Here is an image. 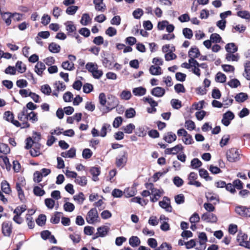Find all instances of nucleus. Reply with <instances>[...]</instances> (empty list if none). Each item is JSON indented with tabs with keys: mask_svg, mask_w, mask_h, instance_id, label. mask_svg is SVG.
I'll return each instance as SVG.
<instances>
[{
	"mask_svg": "<svg viewBox=\"0 0 250 250\" xmlns=\"http://www.w3.org/2000/svg\"><path fill=\"white\" fill-rule=\"evenodd\" d=\"M85 68L91 73L95 79H99L103 75V71L98 69V66L95 62H87L85 65Z\"/></svg>",
	"mask_w": 250,
	"mask_h": 250,
	"instance_id": "obj_1",
	"label": "nucleus"
},
{
	"mask_svg": "<svg viewBox=\"0 0 250 250\" xmlns=\"http://www.w3.org/2000/svg\"><path fill=\"white\" fill-rule=\"evenodd\" d=\"M146 187L151 189V194L152 196L150 197V201L152 202H157L164 193L163 189L153 188V185L152 183L146 184Z\"/></svg>",
	"mask_w": 250,
	"mask_h": 250,
	"instance_id": "obj_2",
	"label": "nucleus"
},
{
	"mask_svg": "<svg viewBox=\"0 0 250 250\" xmlns=\"http://www.w3.org/2000/svg\"><path fill=\"white\" fill-rule=\"evenodd\" d=\"M18 119L22 122L21 128H26L30 127V124L28 122V110L24 107L18 114Z\"/></svg>",
	"mask_w": 250,
	"mask_h": 250,
	"instance_id": "obj_3",
	"label": "nucleus"
},
{
	"mask_svg": "<svg viewBox=\"0 0 250 250\" xmlns=\"http://www.w3.org/2000/svg\"><path fill=\"white\" fill-rule=\"evenodd\" d=\"M119 104V101L115 96L110 95L108 96L107 105L106 106L105 113L109 112L113 109L117 107Z\"/></svg>",
	"mask_w": 250,
	"mask_h": 250,
	"instance_id": "obj_4",
	"label": "nucleus"
},
{
	"mask_svg": "<svg viewBox=\"0 0 250 250\" xmlns=\"http://www.w3.org/2000/svg\"><path fill=\"white\" fill-rule=\"evenodd\" d=\"M226 156L227 160L230 162H235L240 160V154L238 150L234 148L227 150Z\"/></svg>",
	"mask_w": 250,
	"mask_h": 250,
	"instance_id": "obj_5",
	"label": "nucleus"
},
{
	"mask_svg": "<svg viewBox=\"0 0 250 250\" xmlns=\"http://www.w3.org/2000/svg\"><path fill=\"white\" fill-rule=\"evenodd\" d=\"M99 218L97 210L96 208H91L87 213L86 220L90 224H94L99 221Z\"/></svg>",
	"mask_w": 250,
	"mask_h": 250,
	"instance_id": "obj_6",
	"label": "nucleus"
},
{
	"mask_svg": "<svg viewBox=\"0 0 250 250\" xmlns=\"http://www.w3.org/2000/svg\"><path fill=\"white\" fill-rule=\"evenodd\" d=\"M12 223L9 221H5L1 224V231L2 234L5 237H10L12 232Z\"/></svg>",
	"mask_w": 250,
	"mask_h": 250,
	"instance_id": "obj_7",
	"label": "nucleus"
},
{
	"mask_svg": "<svg viewBox=\"0 0 250 250\" xmlns=\"http://www.w3.org/2000/svg\"><path fill=\"white\" fill-rule=\"evenodd\" d=\"M127 161V153L123 151L116 158V165L118 167L122 168L126 164Z\"/></svg>",
	"mask_w": 250,
	"mask_h": 250,
	"instance_id": "obj_8",
	"label": "nucleus"
},
{
	"mask_svg": "<svg viewBox=\"0 0 250 250\" xmlns=\"http://www.w3.org/2000/svg\"><path fill=\"white\" fill-rule=\"evenodd\" d=\"M235 211L237 214L243 217H250V207L238 206L235 207Z\"/></svg>",
	"mask_w": 250,
	"mask_h": 250,
	"instance_id": "obj_9",
	"label": "nucleus"
},
{
	"mask_svg": "<svg viewBox=\"0 0 250 250\" xmlns=\"http://www.w3.org/2000/svg\"><path fill=\"white\" fill-rule=\"evenodd\" d=\"M198 178L197 174L194 172H191L189 173L188 176V183L189 185H193L196 187H200L202 186L201 183L196 181Z\"/></svg>",
	"mask_w": 250,
	"mask_h": 250,
	"instance_id": "obj_10",
	"label": "nucleus"
},
{
	"mask_svg": "<svg viewBox=\"0 0 250 250\" xmlns=\"http://www.w3.org/2000/svg\"><path fill=\"white\" fill-rule=\"evenodd\" d=\"M234 118V114L231 111H228L223 114L221 122L225 126H228Z\"/></svg>",
	"mask_w": 250,
	"mask_h": 250,
	"instance_id": "obj_11",
	"label": "nucleus"
},
{
	"mask_svg": "<svg viewBox=\"0 0 250 250\" xmlns=\"http://www.w3.org/2000/svg\"><path fill=\"white\" fill-rule=\"evenodd\" d=\"M68 36H72L76 32V26L72 21H67L64 23Z\"/></svg>",
	"mask_w": 250,
	"mask_h": 250,
	"instance_id": "obj_12",
	"label": "nucleus"
},
{
	"mask_svg": "<svg viewBox=\"0 0 250 250\" xmlns=\"http://www.w3.org/2000/svg\"><path fill=\"white\" fill-rule=\"evenodd\" d=\"M201 219L207 222L216 223L217 221V216L210 212L204 213L201 216Z\"/></svg>",
	"mask_w": 250,
	"mask_h": 250,
	"instance_id": "obj_13",
	"label": "nucleus"
},
{
	"mask_svg": "<svg viewBox=\"0 0 250 250\" xmlns=\"http://www.w3.org/2000/svg\"><path fill=\"white\" fill-rule=\"evenodd\" d=\"M159 204L161 208H164L167 211L169 212L172 211V207L170 206V200L167 197L165 196L163 200L159 202Z\"/></svg>",
	"mask_w": 250,
	"mask_h": 250,
	"instance_id": "obj_14",
	"label": "nucleus"
},
{
	"mask_svg": "<svg viewBox=\"0 0 250 250\" xmlns=\"http://www.w3.org/2000/svg\"><path fill=\"white\" fill-rule=\"evenodd\" d=\"M183 147L181 144H178L171 148H168L165 150V153L167 154L175 155L179 152L182 151Z\"/></svg>",
	"mask_w": 250,
	"mask_h": 250,
	"instance_id": "obj_15",
	"label": "nucleus"
},
{
	"mask_svg": "<svg viewBox=\"0 0 250 250\" xmlns=\"http://www.w3.org/2000/svg\"><path fill=\"white\" fill-rule=\"evenodd\" d=\"M165 89L159 86L153 88L151 90V94L152 95L159 98L163 97L165 95Z\"/></svg>",
	"mask_w": 250,
	"mask_h": 250,
	"instance_id": "obj_16",
	"label": "nucleus"
},
{
	"mask_svg": "<svg viewBox=\"0 0 250 250\" xmlns=\"http://www.w3.org/2000/svg\"><path fill=\"white\" fill-rule=\"evenodd\" d=\"M176 134L172 132H168L165 134L163 139L167 143L170 144L176 140Z\"/></svg>",
	"mask_w": 250,
	"mask_h": 250,
	"instance_id": "obj_17",
	"label": "nucleus"
},
{
	"mask_svg": "<svg viewBox=\"0 0 250 250\" xmlns=\"http://www.w3.org/2000/svg\"><path fill=\"white\" fill-rule=\"evenodd\" d=\"M93 3L97 11L104 12L106 9V6L103 2V0H94Z\"/></svg>",
	"mask_w": 250,
	"mask_h": 250,
	"instance_id": "obj_18",
	"label": "nucleus"
},
{
	"mask_svg": "<svg viewBox=\"0 0 250 250\" xmlns=\"http://www.w3.org/2000/svg\"><path fill=\"white\" fill-rule=\"evenodd\" d=\"M248 239V235L245 233H239L237 237V240L241 246L245 247V243H250Z\"/></svg>",
	"mask_w": 250,
	"mask_h": 250,
	"instance_id": "obj_19",
	"label": "nucleus"
},
{
	"mask_svg": "<svg viewBox=\"0 0 250 250\" xmlns=\"http://www.w3.org/2000/svg\"><path fill=\"white\" fill-rule=\"evenodd\" d=\"M45 68V64L42 62H39L35 66V71L38 75L42 76Z\"/></svg>",
	"mask_w": 250,
	"mask_h": 250,
	"instance_id": "obj_20",
	"label": "nucleus"
},
{
	"mask_svg": "<svg viewBox=\"0 0 250 250\" xmlns=\"http://www.w3.org/2000/svg\"><path fill=\"white\" fill-rule=\"evenodd\" d=\"M149 73L152 75H160L163 73L162 68L158 65H151L149 69Z\"/></svg>",
	"mask_w": 250,
	"mask_h": 250,
	"instance_id": "obj_21",
	"label": "nucleus"
},
{
	"mask_svg": "<svg viewBox=\"0 0 250 250\" xmlns=\"http://www.w3.org/2000/svg\"><path fill=\"white\" fill-rule=\"evenodd\" d=\"M146 89L142 87L139 86L133 89L132 93L136 96H142L146 94Z\"/></svg>",
	"mask_w": 250,
	"mask_h": 250,
	"instance_id": "obj_22",
	"label": "nucleus"
},
{
	"mask_svg": "<svg viewBox=\"0 0 250 250\" xmlns=\"http://www.w3.org/2000/svg\"><path fill=\"white\" fill-rule=\"evenodd\" d=\"M148 129L146 126H141L137 128L135 133L139 137H144L146 136Z\"/></svg>",
	"mask_w": 250,
	"mask_h": 250,
	"instance_id": "obj_23",
	"label": "nucleus"
},
{
	"mask_svg": "<svg viewBox=\"0 0 250 250\" xmlns=\"http://www.w3.org/2000/svg\"><path fill=\"white\" fill-rule=\"evenodd\" d=\"M200 51L198 48L192 47L188 51V57L189 59H195L200 55Z\"/></svg>",
	"mask_w": 250,
	"mask_h": 250,
	"instance_id": "obj_24",
	"label": "nucleus"
},
{
	"mask_svg": "<svg viewBox=\"0 0 250 250\" xmlns=\"http://www.w3.org/2000/svg\"><path fill=\"white\" fill-rule=\"evenodd\" d=\"M109 228L106 226H102L97 229V237H104L107 234Z\"/></svg>",
	"mask_w": 250,
	"mask_h": 250,
	"instance_id": "obj_25",
	"label": "nucleus"
},
{
	"mask_svg": "<svg viewBox=\"0 0 250 250\" xmlns=\"http://www.w3.org/2000/svg\"><path fill=\"white\" fill-rule=\"evenodd\" d=\"M206 197L207 198L208 201L213 202L215 201L216 202L214 203V204H216L219 201V197L218 195L212 192H208L206 194Z\"/></svg>",
	"mask_w": 250,
	"mask_h": 250,
	"instance_id": "obj_26",
	"label": "nucleus"
},
{
	"mask_svg": "<svg viewBox=\"0 0 250 250\" xmlns=\"http://www.w3.org/2000/svg\"><path fill=\"white\" fill-rule=\"evenodd\" d=\"M225 49L227 53H235L238 50V47L233 43H228L225 46Z\"/></svg>",
	"mask_w": 250,
	"mask_h": 250,
	"instance_id": "obj_27",
	"label": "nucleus"
},
{
	"mask_svg": "<svg viewBox=\"0 0 250 250\" xmlns=\"http://www.w3.org/2000/svg\"><path fill=\"white\" fill-rule=\"evenodd\" d=\"M61 155L64 158H73L76 155V149L74 148H71L67 151L62 152Z\"/></svg>",
	"mask_w": 250,
	"mask_h": 250,
	"instance_id": "obj_28",
	"label": "nucleus"
},
{
	"mask_svg": "<svg viewBox=\"0 0 250 250\" xmlns=\"http://www.w3.org/2000/svg\"><path fill=\"white\" fill-rule=\"evenodd\" d=\"M249 98L248 94L246 93L241 92L235 96L236 101L238 103H243Z\"/></svg>",
	"mask_w": 250,
	"mask_h": 250,
	"instance_id": "obj_29",
	"label": "nucleus"
},
{
	"mask_svg": "<svg viewBox=\"0 0 250 250\" xmlns=\"http://www.w3.org/2000/svg\"><path fill=\"white\" fill-rule=\"evenodd\" d=\"M49 50L53 53H58L61 50V46L55 42H51L48 46Z\"/></svg>",
	"mask_w": 250,
	"mask_h": 250,
	"instance_id": "obj_30",
	"label": "nucleus"
},
{
	"mask_svg": "<svg viewBox=\"0 0 250 250\" xmlns=\"http://www.w3.org/2000/svg\"><path fill=\"white\" fill-rule=\"evenodd\" d=\"M140 240L137 236H131L129 239V244L132 247H137L140 245Z\"/></svg>",
	"mask_w": 250,
	"mask_h": 250,
	"instance_id": "obj_31",
	"label": "nucleus"
},
{
	"mask_svg": "<svg viewBox=\"0 0 250 250\" xmlns=\"http://www.w3.org/2000/svg\"><path fill=\"white\" fill-rule=\"evenodd\" d=\"M111 130V126L109 124L104 123L100 130V136L104 137L106 135L108 131H110Z\"/></svg>",
	"mask_w": 250,
	"mask_h": 250,
	"instance_id": "obj_32",
	"label": "nucleus"
},
{
	"mask_svg": "<svg viewBox=\"0 0 250 250\" xmlns=\"http://www.w3.org/2000/svg\"><path fill=\"white\" fill-rule=\"evenodd\" d=\"M235 53H227L226 54L225 59L228 61H235L239 60V56L238 54H234Z\"/></svg>",
	"mask_w": 250,
	"mask_h": 250,
	"instance_id": "obj_33",
	"label": "nucleus"
},
{
	"mask_svg": "<svg viewBox=\"0 0 250 250\" xmlns=\"http://www.w3.org/2000/svg\"><path fill=\"white\" fill-rule=\"evenodd\" d=\"M175 50V47L173 46H171L170 52L166 53L165 55V60L167 61H169L174 59H175L177 56L172 53L173 51Z\"/></svg>",
	"mask_w": 250,
	"mask_h": 250,
	"instance_id": "obj_34",
	"label": "nucleus"
},
{
	"mask_svg": "<svg viewBox=\"0 0 250 250\" xmlns=\"http://www.w3.org/2000/svg\"><path fill=\"white\" fill-rule=\"evenodd\" d=\"M16 189L18 192L19 198L21 202H23L25 199V197L23 191L21 187V184L20 183H16Z\"/></svg>",
	"mask_w": 250,
	"mask_h": 250,
	"instance_id": "obj_35",
	"label": "nucleus"
},
{
	"mask_svg": "<svg viewBox=\"0 0 250 250\" xmlns=\"http://www.w3.org/2000/svg\"><path fill=\"white\" fill-rule=\"evenodd\" d=\"M87 181L86 177L84 176H77L76 177V179L75 180V182L77 184L82 187H84L86 185Z\"/></svg>",
	"mask_w": 250,
	"mask_h": 250,
	"instance_id": "obj_36",
	"label": "nucleus"
},
{
	"mask_svg": "<svg viewBox=\"0 0 250 250\" xmlns=\"http://www.w3.org/2000/svg\"><path fill=\"white\" fill-rule=\"evenodd\" d=\"M199 174L201 178L205 179L206 181H211L212 179V177L208 175L207 170L204 168L199 169Z\"/></svg>",
	"mask_w": 250,
	"mask_h": 250,
	"instance_id": "obj_37",
	"label": "nucleus"
},
{
	"mask_svg": "<svg viewBox=\"0 0 250 250\" xmlns=\"http://www.w3.org/2000/svg\"><path fill=\"white\" fill-rule=\"evenodd\" d=\"M193 62V63H192V65L191 66V71L194 74L198 77H200L201 75V73L199 67L198 66V62L196 60H195Z\"/></svg>",
	"mask_w": 250,
	"mask_h": 250,
	"instance_id": "obj_38",
	"label": "nucleus"
},
{
	"mask_svg": "<svg viewBox=\"0 0 250 250\" xmlns=\"http://www.w3.org/2000/svg\"><path fill=\"white\" fill-rule=\"evenodd\" d=\"M245 73L243 74L245 78L250 80V61H247L244 64Z\"/></svg>",
	"mask_w": 250,
	"mask_h": 250,
	"instance_id": "obj_39",
	"label": "nucleus"
},
{
	"mask_svg": "<svg viewBox=\"0 0 250 250\" xmlns=\"http://www.w3.org/2000/svg\"><path fill=\"white\" fill-rule=\"evenodd\" d=\"M62 66L63 69L69 71L73 70L75 68L74 64L72 62H70L68 61L63 62L62 64Z\"/></svg>",
	"mask_w": 250,
	"mask_h": 250,
	"instance_id": "obj_40",
	"label": "nucleus"
},
{
	"mask_svg": "<svg viewBox=\"0 0 250 250\" xmlns=\"http://www.w3.org/2000/svg\"><path fill=\"white\" fill-rule=\"evenodd\" d=\"M18 71L20 73L24 72L26 70V65L21 61H18L16 63Z\"/></svg>",
	"mask_w": 250,
	"mask_h": 250,
	"instance_id": "obj_41",
	"label": "nucleus"
},
{
	"mask_svg": "<svg viewBox=\"0 0 250 250\" xmlns=\"http://www.w3.org/2000/svg\"><path fill=\"white\" fill-rule=\"evenodd\" d=\"M2 191L6 194H9L11 192L9 184L6 181H3L1 184Z\"/></svg>",
	"mask_w": 250,
	"mask_h": 250,
	"instance_id": "obj_42",
	"label": "nucleus"
},
{
	"mask_svg": "<svg viewBox=\"0 0 250 250\" xmlns=\"http://www.w3.org/2000/svg\"><path fill=\"white\" fill-rule=\"evenodd\" d=\"M135 128V126L134 124L130 123L125 126H123L122 129L125 133L131 134L132 133L133 130Z\"/></svg>",
	"mask_w": 250,
	"mask_h": 250,
	"instance_id": "obj_43",
	"label": "nucleus"
},
{
	"mask_svg": "<svg viewBox=\"0 0 250 250\" xmlns=\"http://www.w3.org/2000/svg\"><path fill=\"white\" fill-rule=\"evenodd\" d=\"M54 86L58 92L63 91L66 88V86L64 83L60 81L56 82L54 83Z\"/></svg>",
	"mask_w": 250,
	"mask_h": 250,
	"instance_id": "obj_44",
	"label": "nucleus"
},
{
	"mask_svg": "<svg viewBox=\"0 0 250 250\" xmlns=\"http://www.w3.org/2000/svg\"><path fill=\"white\" fill-rule=\"evenodd\" d=\"M28 120H29L32 123L37 122L38 120L37 113L34 111L28 113Z\"/></svg>",
	"mask_w": 250,
	"mask_h": 250,
	"instance_id": "obj_45",
	"label": "nucleus"
},
{
	"mask_svg": "<svg viewBox=\"0 0 250 250\" xmlns=\"http://www.w3.org/2000/svg\"><path fill=\"white\" fill-rule=\"evenodd\" d=\"M183 34L184 37L188 39H191L193 36L192 30L188 28H184L183 29Z\"/></svg>",
	"mask_w": 250,
	"mask_h": 250,
	"instance_id": "obj_46",
	"label": "nucleus"
},
{
	"mask_svg": "<svg viewBox=\"0 0 250 250\" xmlns=\"http://www.w3.org/2000/svg\"><path fill=\"white\" fill-rule=\"evenodd\" d=\"M215 81L221 83H225L226 81V76L221 72H218L215 76Z\"/></svg>",
	"mask_w": 250,
	"mask_h": 250,
	"instance_id": "obj_47",
	"label": "nucleus"
},
{
	"mask_svg": "<svg viewBox=\"0 0 250 250\" xmlns=\"http://www.w3.org/2000/svg\"><path fill=\"white\" fill-rule=\"evenodd\" d=\"M202 162L198 158H194L191 161V167L193 169H197L202 166Z\"/></svg>",
	"mask_w": 250,
	"mask_h": 250,
	"instance_id": "obj_48",
	"label": "nucleus"
},
{
	"mask_svg": "<svg viewBox=\"0 0 250 250\" xmlns=\"http://www.w3.org/2000/svg\"><path fill=\"white\" fill-rule=\"evenodd\" d=\"M90 20L91 19L89 15L87 13H85L82 15L80 22L83 25H87Z\"/></svg>",
	"mask_w": 250,
	"mask_h": 250,
	"instance_id": "obj_49",
	"label": "nucleus"
},
{
	"mask_svg": "<svg viewBox=\"0 0 250 250\" xmlns=\"http://www.w3.org/2000/svg\"><path fill=\"white\" fill-rule=\"evenodd\" d=\"M41 90L43 94L49 95H50L52 90L50 86L48 84H44L41 86Z\"/></svg>",
	"mask_w": 250,
	"mask_h": 250,
	"instance_id": "obj_50",
	"label": "nucleus"
},
{
	"mask_svg": "<svg viewBox=\"0 0 250 250\" xmlns=\"http://www.w3.org/2000/svg\"><path fill=\"white\" fill-rule=\"evenodd\" d=\"M237 15L242 19H250V13L248 11H239L237 12Z\"/></svg>",
	"mask_w": 250,
	"mask_h": 250,
	"instance_id": "obj_51",
	"label": "nucleus"
},
{
	"mask_svg": "<svg viewBox=\"0 0 250 250\" xmlns=\"http://www.w3.org/2000/svg\"><path fill=\"white\" fill-rule=\"evenodd\" d=\"M34 194L37 196H42L45 194V191L39 186H35L33 188Z\"/></svg>",
	"mask_w": 250,
	"mask_h": 250,
	"instance_id": "obj_52",
	"label": "nucleus"
},
{
	"mask_svg": "<svg viewBox=\"0 0 250 250\" xmlns=\"http://www.w3.org/2000/svg\"><path fill=\"white\" fill-rule=\"evenodd\" d=\"M73 199L80 204H82L85 200L83 192H80L78 194L74 196Z\"/></svg>",
	"mask_w": 250,
	"mask_h": 250,
	"instance_id": "obj_53",
	"label": "nucleus"
},
{
	"mask_svg": "<svg viewBox=\"0 0 250 250\" xmlns=\"http://www.w3.org/2000/svg\"><path fill=\"white\" fill-rule=\"evenodd\" d=\"M120 97L123 100H128L131 97V92L128 90H123L120 94Z\"/></svg>",
	"mask_w": 250,
	"mask_h": 250,
	"instance_id": "obj_54",
	"label": "nucleus"
},
{
	"mask_svg": "<svg viewBox=\"0 0 250 250\" xmlns=\"http://www.w3.org/2000/svg\"><path fill=\"white\" fill-rule=\"evenodd\" d=\"M46 220V216L44 214H40L36 219L37 224L40 226H42L45 223Z\"/></svg>",
	"mask_w": 250,
	"mask_h": 250,
	"instance_id": "obj_55",
	"label": "nucleus"
},
{
	"mask_svg": "<svg viewBox=\"0 0 250 250\" xmlns=\"http://www.w3.org/2000/svg\"><path fill=\"white\" fill-rule=\"evenodd\" d=\"M144 101L145 102L148 103L151 107H156L158 106L157 102L154 101V99L150 96L144 97Z\"/></svg>",
	"mask_w": 250,
	"mask_h": 250,
	"instance_id": "obj_56",
	"label": "nucleus"
},
{
	"mask_svg": "<svg viewBox=\"0 0 250 250\" xmlns=\"http://www.w3.org/2000/svg\"><path fill=\"white\" fill-rule=\"evenodd\" d=\"M210 40L212 42L219 43L222 41L220 36L217 33H213L210 36Z\"/></svg>",
	"mask_w": 250,
	"mask_h": 250,
	"instance_id": "obj_57",
	"label": "nucleus"
},
{
	"mask_svg": "<svg viewBox=\"0 0 250 250\" xmlns=\"http://www.w3.org/2000/svg\"><path fill=\"white\" fill-rule=\"evenodd\" d=\"M12 14L11 13H5L2 16L3 19L4 20L5 22L7 25H9L11 23V18L12 17Z\"/></svg>",
	"mask_w": 250,
	"mask_h": 250,
	"instance_id": "obj_58",
	"label": "nucleus"
},
{
	"mask_svg": "<svg viewBox=\"0 0 250 250\" xmlns=\"http://www.w3.org/2000/svg\"><path fill=\"white\" fill-rule=\"evenodd\" d=\"M61 213L56 212L54 215H53L51 219L50 222L53 224H58L60 222L61 218Z\"/></svg>",
	"mask_w": 250,
	"mask_h": 250,
	"instance_id": "obj_59",
	"label": "nucleus"
},
{
	"mask_svg": "<svg viewBox=\"0 0 250 250\" xmlns=\"http://www.w3.org/2000/svg\"><path fill=\"white\" fill-rule=\"evenodd\" d=\"M10 152V148L7 145L0 143V153L6 154Z\"/></svg>",
	"mask_w": 250,
	"mask_h": 250,
	"instance_id": "obj_60",
	"label": "nucleus"
},
{
	"mask_svg": "<svg viewBox=\"0 0 250 250\" xmlns=\"http://www.w3.org/2000/svg\"><path fill=\"white\" fill-rule=\"evenodd\" d=\"M228 84L231 88H237L240 85V82L236 79H232L228 82Z\"/></svg>",
	"mask_w": 250,
	"mask_h": 250,
	"instance_id": "obj_61",
	"label": "nucleus"
},
{
	"mask_svg": "<svg viewBox=\"0 0 250 250\" xmlns=\"http://www.w3.org/2000/svg\"><path fill=\"white\" fill-rule=\"evenodd\" d=\"M78 9L77 6L71 5L67 7L66 13L69 15H73Z\"/></svg>",
	"mask_w": 250,
	"mask_h": 250,
	"instance_id": "obj_62",
	"label": "nucleus"
},
{
	"mask_svg": "<svg viewBox=\"0 0 250 250\" xmlns=\"http://www.w3.org/2000/svg\"><path fill=\"white\" fill-rule=\"evenodd\" d=\"M136 111L133 108H129L125 111V116L127 118H131L135 117Z\"/></svg>",
	"mask_w": 250,
	"mask_h": 250,
	"instance_id": "obj_63",
	"label": "nucleus"
},
{
	"mask_svg": "<svg viewBox=\"0 0 250 250\" xmlns=\"http://www.w3.org/2000/svg\"><path fill=\"white\" fill-rule=\"evenodd\" d=\"M172 247L166 242L163 243L160 246L155 250H171Z\"/></svg>",
	"mask_w": 250,
	"mask_h": 250,
	"instance_id": "obj_64",
	"label": "nucleus"
}]
</instances>
